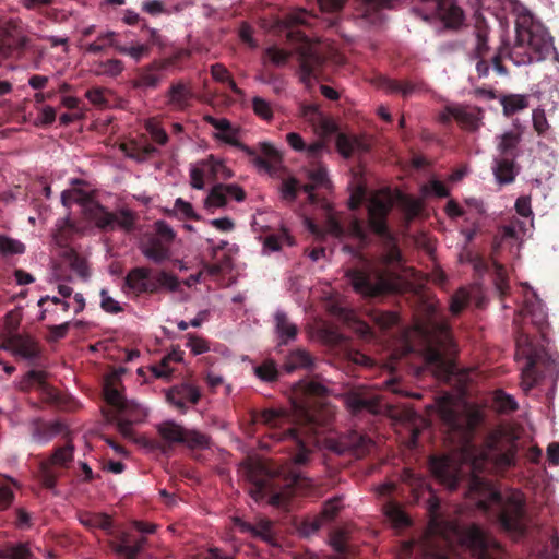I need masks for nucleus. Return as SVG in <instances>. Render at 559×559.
Wrapping results in <instances>:
<instances>
[{
    "instance_id": "bf43d9fd",
    "label": "nucleus",
    "mask_w": 559,
    "mask_h": 559,
    "mask_svg": "<svg viewBox=\"0 0 559 559\" xmlns=\"http://www.w3.org/2000/svg\"><path fill=\"white\" fill-rule=\"evenodd\" d=\"M495 402L499 412L511 413L518 409V403L514 397L503 391L496 393Z\"/></svg>"
},
{
    "instance_id": "39448f33",
    "label": "nucleus",
    "mask_w": 559,
    "mask_h": 559,
    "mask_svg": "<svg viewBox=\"0 0 559 559\" xmlns=\"http://www.w3.org/2000/svg\"><path fill=\"white\" fill-rule=\"evenodd\" d=\"M239 471L248 481V492L254 501L259 502L269 498V503L272 506L281 507L286 503L288 492L282 490L280 478L267 469L262 462L247 459L240 464ZM302 479L299 472H292L283 487L292 488L299 485Z\"/></svg>"
},
{
    "instance_id": "4d7b16f0",
    "label": "nucleus",
    "mask_w": 559,
    "mask_h": 559,
    "mask_svg": "<svg viewBox=\"0 0 559 559\" xmlns=\"http://www.w3.org/2000/svg\"><path fill=\"white\" fill-rule=\"evenodd\" d=\"M124 69L123 62L119 59H108L106 61L98 62V74H106L109 76L119 75Z\"/></svg>"
},
{
    "instance_id": "49530a36",
    "label": "nucleus",
    "mask_w": 559,
    "mask_h": 559,
    "mask_svg": "<svg viewBox=\"0 0 559 559\" xmlns=\"http://www.w3.org/2000/svg\"><path fill=\"white\" fill-rule=\"evenodd\" d=\"M501 105L503 107V114L510 117L525 109L528 106V100L525 95L511 94L502 97Z\"/></svg>"
},
{
    "instance_id": "72a5a7b5",
    "label": "nucleus",
    "mask_w": 559,
    "mask_h": 559,
    "mask_svg": "<svg viewBox=\"0 0 559 559\" xmlns=\"http://www.w3.org/2000/svg\"><path fill=\"white\" fill-rule=\"evenodd\" d=\"M498 139L497 150L499 157L515 158L518 156V146L521 142V134L514 131H508Z\"/></svg>"
},
{
    "instance_id": "4be33fe9",
    "label": "nucleus",
    "mask_w": 559,
    "mask_h": 559,
    "mask_svg": "<svg viewBox=\"0 0 559 559\" xmlns=\"http://www.w3.org/2000/svg\"><path fill=\"white\" fill-rule=\"evenodd\" d=\"M372 445L373 442L369 437L357 431H350L343 436L333 449L340 454L349 452L356 457H362L369 453Z\"/></svg>"
},
{
    "instance_id": "f257e3e1",
    "label": "nucleus",
    "mask_w": 559,
    "mask_h": 559,
    "mask_svg": "<svg viewBox=\"0 0 559 559\" xmlns=\"http://www.w3.org/2000/svg\"><path fill=\"white\" fill-rule=\"evenodd\" d=\"M522 322L523 324L527 322L533 324L540 332V337L544 338L547 313L542 300L534 293L525 297L514 318V323L518 325L515 336L516 357L525 359V366L522 368L521 385L524 391L528 392L539 379L552 369L555 360L544 345L539 344L524 326L520 325Z\"/></svg>"
},
{
    "instance_id": "2eb2a0df",
    "label": "nucleus",
    "mask_w": 559,
    "mask_h": 559,
    "mask_svg": "<svg viewBox=\"0 0 559 559\" xmlns=\"http://www.w3.org/2000/svg\"><path fill=\"white\" fill-rule=\"evenodd\" d=\"M429 469L441 485L455 490L461 480V466L451 455H433L429 459Z\"/></svg>"
},
{
    "instance_id": "bb28decb",
    "label": "nucleus",
    "mask_w": 559,
    "mask_h": 559,
    "mask_svg": "<svg viewBox=\"0 0 559 559\" xmlns=\"http://www.w3.org/2000/svg\"><path fill=\"white\" fill-rule=\"evenodd\" d=\"M116 33L114 31H108L106 33L99 34V39H109V46L115 48V50L121 55H126L131 57L134 61L139 62L142 58L148 56L150 53V45L147 44H136L133 46L120 45L115 39Z\"/></svg>"
},
{
    "instance_id": "423d86ee",
    "label": "nucleus",
    "mask_w": 559,
    "mask_h": 559,
    "mask_svg": "<svg viewBox=\"0 0 559 559\" xmlns=\"http://www.w3.org/2000/svg\"><path fill=\"white\" fill-rule=\"evenodd\" d=\"M445 439L454 450L468 451L475 433L484 421V413L476 405L465 404L457 408L448 401L439 405Z\"/></svg>"
},
{
    "instance_id": "603ef678",
    "label": "nucleus",
    "mask_w": 559,
    "mask_h": 559,
    "mask_svg": "<svg viewBox=\"0 0 559 559\" xmlns=\"http://www.w3.org/2000/svg\"><path fill=\"white\" fill-rule=\"evenodd\" d=\"M105 416L108 421L116 424L117 430L124 438H129V439L133 438L134 432L132 429V425L135 424L134 421L127 419L117 413H114V414L106 413Z\"/></svg>"
},
{
    "instance_id": "6e6d98bb",
    "label": "nucleus",
    "mask_w": 559,
    "mask_h": 559,
    "mask_svg": "<svg viewBox=\"0 0 559 559\" xmlns=\"http://www.w3.org/2000/svg\"><path fill=\"white\" fill-rule=\"evenodd\" d=\"M299 189H301V187L296 178L290 177L285 179L281 185L282 198L285 201L293 203L297 199Z\"/></svg>"
},
{
    "instance_id": "c85d7f7f",
    "label": "nucleus",
    "mask_w": 559,
    "mask_h": 559,
    "mask_svg": "<svg viewBox=\"0 0 559 559\" xmlns=\"http://www.w3.org/2000/svg\"><path fill=\"white\" fill-rule=\"evenodd\" d=\"M275 332L280 338V345H287L298 334V328L293 323L284 311H276L274 316Z\"/></svg>"
},
{
    "instance_id": "37998d69",
    "label": "nucleus",
    "mask_w": 559,
    "mask_h": 559,
    "mask_svg": "<svg viewBox=\"0 0 559 559\" xmlns=\"http://www.w3.org/2000/svg\"><path fill=\"white\" fill-rule=\"evenodd\" d=\"M116 413L134 423H141L146 417L145 408L131 400H126L121 407L116 411Z\"/></svg>"
},
{
    "instance_id": "c03bdc74",
    "label": "nucleus",
    "mask_w": 559,
    "mask_h": 559,
    "mask_svg": "<svg viewBox=\"0 0 559 559\" xmlns=\"http://www.w3.org/2000/svg\"><path fill=\"white\" fill-rule=\"evenodd\" d=\"M66 258L69 262L70 269L78 274V276L86 281L90 277V267L85 258L80 255L75 250L69 249L66 251Z\"/></svg>"
},
{
    "instance_id": "3c124183",
    "label": "nucleus",
    "mask_w": 559,
    "mask_h": 559,
    "mask_svg": "<svg viewBox=\"0 0 559 559\" xmlns=\"http://www.w3.org/2000/svg\"><path fill=\"white\" fill-rule=\"evenodd\" d=\"M341 509V497H333L324 502L322 510L318 515L326 524L329 522H332L336 518Z\"/></svg>"
},
{
    "instance_id": "b1692460",
    "label": "nucleus",
    "mask_w": 559,
    "mask_h": 559,
    "mask_svg": "<svg viewBox=\"0 0 559 559\" xmlns=\"http://www.w3.org/2000/svg\"><path fill=\"white\" fill-rule=\"evenodd\" d=\"M328 230L331 235L338 239H343L347 236L354 237L361 242H365L368 239L364 222L356 217H353L347 226H344L335 218H329Z\"/></svg>"
},
{
    "instance_id": "2f4dec72",
    "label": "nucleus",
    "mask_w": 559,
    "mask_h": 559,
    "mask_svg": "<svg viewBox=\"0 0 559 559\" xmlns=\"http://www.w3.org/2000/svg\"><path fill=\"white\" fill-rule=\"evenodd\" d=\"M142 253L154 263L159 264L170 259V246L160 238L152 237L142 248Z\"/></svg>"
},
{
    "instance_id": "5fc2aeb1",
    "label": "nucleus",
    "mask_w": 559,
    "mask_h": 559,
    "mask_svg": "<svg viewBox=\"0 0 559 559\" xmlns=\"http://www.w3.org/2000/svg\"><path fill=\"white\" fill-rule=\"evenodd\" d=\"M0 252L2 254H22L25 246L21 241L0 235Z\"/></svg>"
},
{
    "instance_id": "aec40b11",
    "label": "nucleus",
    "mask_w": 559,
    "mask_h": 559,
    "mask_svg": "<svg viewBox=\"0 0 559 559\" xmlns=\"http://www.w3.org/2000/svg\"><path fill=\"white\" fill-rule=\"evenodd\" d=\"M485 447L481 454L485 461L492 462L499 468H509L515 464L516 447L514 444L502 450L499 445V438L496 435H490Z\"/></svg>"
},
{
    "instance_id": "58836bf2",
    "label": "nucleus",
    "mask_w": 559,
    "mask_h": 559,
    "mask_svg": "<svg viewBox=\"0 0 559 559\" xmlns=\"http://www.w3.org/2000/svg\"><path fill=\"white\" fill-rule=\"evenodd\" d=\"M336 148L338 153L345 158H349L353 155V153L357 150H368V147L361 142V140H359L356 136L350 138L344 133H340L337 135Z\"/></svg>"
},
{
    "instance_id": "0e129e2a",
    "label": "nucleus",
    "mask_w": 559,
    "mask_h": 559,
    "mask_svg": "<svg viewBox=\"0 0 559 559\" xmlns=\"http://www.w3.org/2000/svg\"><path fill=\"white\" fill-rule=\"evenodd\" d=\"M145 129L155 143L165 145L168 142V134L157 122L151 120L147 121Z\"/></svg>"
},
{
    "instance_id": "e2e57ef3",
    "label": "nucleus",
    "mask_w": 559,
    "mask_h": 559,
    "mask_svg": "<svg viewBox=\"0 0 559 559\" xmlns=\"http://www.w3.org/2000/svg\"><path fill=\"white\" fill-rule=\"evenodd\" d=\"M325 150L326 145L323 141H316L309 145L306 144V148L302 152H305L306 157L309 159V164L314 165L320 163L319 159Z\"/></svg>"
},
{
    "instance_id": "1a4fd4ad",
    "label": "nucleus",
    "mask_w": 559,
    "mask_h": 559,
    "mask_svg": "<svg viewBox=\"0 0 559 559\" xmlns=\"http://www.w3.org/2000/svg\"><path fill=\"white\" fill-rule=\"evenodd\" d=\"M490 502L499 509L501 526L518 536L526 532L525 498L519 490L508 493L493 490L490 493Z\"/></svg>"
},
{
    "instance_id": "dca6fc26",
    "label": "nucleus",
    "mask_w": 559,
    "mask_h": 559,
    "mask_svg": "<svg viewBox=\"0 0 559 559\" xmlns=\"http://www.w3.org/2000/svg\"><path fill=\"white\" fill-rule=\"evenodd\" d=\"M170 63L169 59L154 60L139 68L135 72V78L131 81L132 86L142 91L157 88L163 81L164 71Z\"/></svg>"
},
{
    "instance_id": "052dcab7",
    "label": "nucleus",
    "mask_w": 559,
    "mask_h": 559,
    "mask_svg": "<svg viewBox=\"0 0 559 559\" xmlns=\"http://www.w3.org/2000/svg\"><path fill=\"white\" fill-rule=\"evenodd\" d=\"M264 55L269 58V60L276 67L285 66L289 58L290 52L284 49H280L275 46L269 47L265 49Z\"/></svg>"
},
{
    "instance_id": "09e8293b",
    "label": "nucleus",
    "mask_w": 559,
    "mask_h": 559,
    "mask_svg": "<svg viewBox=\"0 0 559 559\" xmlns=\"http://www.w3.org/2000/svg\"><path fill=\"white\" fill-rule=\"evenodd\" d=\"M211 74L215 81L227 84L228 87L235 93H240V90L237 87L236 82L234 81L229 71L227 70V68L224 64H222V63L213 64L211 67Z\"/></svg>"
},
{
    "instance_id": "7ed1b4c3",
    "label": "nucleus",
    "mask_w": 559,
    "mask_h": 559,
    "mask_svg": "<svg viewBox=\"0 0 559 559\" xmlns=\"http://www.w3.org/2000/svg\"><path fill=\"white\" fill-rule=\"evenodd\" d=\"M302 417V424L292 425L288 413L283 409L265 408L251 414L254 424L267 427L271 439L277 442L289 441L293 443L296 450L293 462L296 466H304L309 462L311 453L309 447L318 442L317 436L323 426L308 409L304 411Z\"/></svg>"
},
{
    "instance_id": "a211bd4d",
    "label": "nucleus",
    "mask_w": 559,
    "mask_h": 559,
    "mask_svg": "<svg viewBox=\"0 0 559 559\" xmlns=\"http://www.w3.org/2000/svg\"><path fill=\"white\" fill-rule=\"evenodd\" d=\"M112 537L109 542L111 550L124 559H135L146 544L145 537H134L131 533L126 531L112 530Z\"/></svg>"
},
{
    "instance_id": "774afa93",
    "label": "nucleus",
    "mask_w": 559,
    "mask_h": 559,
    "mask_svg": "<svg viewBox=\"0 0 559 559\" xmlns=\"http://www.w3.org/2000/svg\"><path fill=\"white\" fill-rule=\"evenodd\" d=\"M533 127L538 135H545L547 130L549 129V123L547 121L545 110L540 108H536L533 110Z\"/></svg>"
},
{
    "instance_id": "a878e982",
    "label": "nucleus",
    "mask_w": 559,
    "mask_h": 559,
    "mask_svg": "<svg viewBox=\"0 0 559 559\" xmlns=\"http://www.w3.org/2000/svg\"><path fill=\"white\" fill-rule=\"evenodd\" d=\"M14 356L28 361L32 366H36L41 356L39 343L31 335L17 334Z\"/></svg>"
},
{
    "instance_id": "ddd939ff",
    "label": "nucleus",
    "mask_w": 559,
    "mask_h": 559,
    "mask_svg": "<svg viewBox=\"0 0 559 559\" xmlns=\"http://www.w3.org/2000/svg\"><path fill=\"white\" fill-rule=\"evenodd\" d=\"M463 539L477 559H507L501 545L476 525L466 530Z\"/></svg>"
},
{
    "instance_id": "473e14b6",
    "label": "nucleus",
    "mask_w": 559,
    "mask_h": 559,
    "mask_svg": "<svg viewBox=\"0 0 559 559\" xmlns=\"http://www.w3.org/2000/svg\"><path fill=\"white\" fill-rule=\"evenodd\" d=\"M120 380L116 376H109L104 381V396L106 403L117 411L127 400L120 390Z\"/></svg>"
},
{
    "instance_id": "7c9ffc66",
    "label": "nucleus",
    "mask_w": 559,
    "mask_h": 559,
    "mask_svg": "<svg viewBox=\"0 0 559 559\" xmlns=\"http://www.w3.org/2000/svg\"><path fill=\"white\" fill-rule=\"evenodd\" d=\"M80 523L90 531L102 530L106 534H112V520L106 513L82 512L79 515Z\"/></svg>"
},
{
    "instance_id": "69168bd1",
    "label": "nucleus",
    "mask_w": 559,
    "mask_h": 559,
    "mask_svg": "<svg viewBox=\"0 0 559 559\" xmlns=\"http://www.w3.org/2000/svg\"><path fill=\"white\" fill-rule=\"evenodd\" d=\"M495 286L500 297H503L508 294L509 290V282L507 272L503 265L497 264L495 272Z\"/></svg>"
},
{
    "instance_id": "8fccbe9b",
    "label": "nucleus",
    "mask_w": 559,
    "mask_h": 559,
    "mask_svg": "<svg viewBox=\"0 0 559 559\" xmlns=\"http://www.w3.org/2000/svg\"><path fill=\"white\" fill-rule=\"evenodd\" d=\"M469 293L461 287L452 296L450 300V311L452 314H460L469 304Z\"/></svg>"
},
{
    "instance_id": "c9c22d12",
    "label": "nucleus",
    "mask_w": 559,
    "mask_h": 559,
    "mask_svg": "<svg viewBox=\"0 0 559 559\" xmlns=\"http://www.w3.org/2000/svg\"><path fill=\"white\" fill-rule=\"evenodd\" d=\"M273 522L269 519H260L255 523L241 522L242 532H249L255 537H260L265 542H271L274 537Z\"/></svg>"
},
{
    "instance_id": "680f3d73",
    "label": "nucleus",
    "mask_w": 559,
    "mask_h": 559,
    "mask_svg": "<svg viewBox=\"0 0 559 559\" xmlns=\"http://www.w3.org/2000/svg\"><path fill=\"white\" fill-rule=\"evenodd\" d=\"M252 109L258 117L264 120H271L273 118V110L270 103L260 96L252 98Z\"/></svg>"
},
{
    "instance_id": "f704fd0d",
    "label": "nucleus",
    "mask_w": 559,
    "mask_h": 559,
    "mask_svg": "<svg viewBox=\"0 0 559 559\" xmlns=\"http://www.w3.org/2000/svg\"><path fill=\"white\" fill-rule=\"evenodd\" d=\"M440 501L437 497L432 496L428 500V512L430 515L429 530L432 534L445 535L447 526H452L454 531L457 530L455 525L444 523L439 514Z\"/></svg>"
},
{
    "instance_id": "6ab92c4d",
    "label": "nucleus",
    "mask_w": 559,
    "mask_h": 559,
    "mask_svg": "<svg viewBox=\"0 0 559 559\" xmlns=\"http://www.w3.org/2000/svg\"><path fill=\"white\" fill-rule=\"evenodd\" d=\"M307 178L310 181L301 186V190L308 194V201L311 204L321 203V198L314 192L316 189L330 190L332 182L328 176V169L322 163L309 165L306 168Z\"/></svg>"
},
{
    "instance_id": "79ce46f5",
    "label": "nucleus",
    "mask_w": 559,
    "mask_h": 559,
    "mask_svg": "<svg viewBox=\"0 0 559 559\" xmlns=\"http://www.w3.org/2000/svg\"><path fill=\"white\" fill-rule=\"evenodd\" d=\"M449 112L462 128L471 131L478 129L479 119L473 111H468L463 107H455L449 109Z\"/></svg>"
},
{
    "instance_id": "e433bc0d",
    "label": "nucleus",
    "mask_w": 559,
    "mask_h": 559,
    "mask_svg": "<svg viewBox=\"0 0 559 559\" xmlns=\"http://www.w3.org/2000/svg\"><path fill=\"white\" fill-rule=\"evenodd\" d=\"M312 366V356L304 349L293 350L284 362V369L287 373H292L297 369H311Z\"/></svg>"
},
{
    "instance_id": "9d476101",
    "label": "nucleus",
    "mask_w": 559,
    "mask_h": 559,
    "mask_svg": "<svg viewBox=\"0 0 559 559\" xmlns=\"http://www.w3.org/2000/svg\"><path fill=\"white\" fill-rule=\"evenodd\" d=\"M179 285L178 277L171 273L158 271L153 274L151 269L138 266L131 269L126 275L123 289H128L135 296H141L157 294L163 288L176 292Z\"/></svg>"
},
{
    "instance_id": "338daca9",
    "label": "nucleus",
    "mask_w": 559,
    "mask_h": 559,
    "mask_svg": "<svg viewBox=\"0 0 559 559\" xmlns=\"http://www.w3.org/2000/svg\"><path fill=\"white\" fill-rule=\"evenodd\" d=\"M324 524L325 523L318 514L312 518H307L301 522L300 533L305 536L313 535L319 532Z\"/></svg>"
},
{
    "instance_id": "9b49d317",
    "label": "nucleus",
    "mask_w": 559,
    "mask_h": 559,
    "mask_svg": "<svg viewBox=\"0 0 559 559\" xmlns=\"http://www.w3.org/2000/svg\"><path fill=\"white\" fill-rule=\"evenodd\" d=\"M74 447L72 443L55 448L52 454L40 462L38 478L41 486L48 490H53L57 486V480L61 475L57 467L68 468L69 464L73 461Z\"/></svg>"
},
{
    "instance_id": "0eeeda50",
    "label": "nucleus",
    "mask_w": 559,
    "mask_h": 559,
    "mask_svg": "<svg viewBox=\"0 0 559 559\" xmlns=\"http://www.w3.org/2000/svg\"><path fill=\"white\" fill-rule=\"evenodd\" d=\"M393 203L390 199L374 195L368 203L369 228L382 240L384 246L383 262L386 265L396 264L402 261V253L396 239L388 225V216L392 211Z\"/></svg>"
},
{
    "instance_id": "5701e85b",
    "label": "nucleus",
    "mask_w": 559,
    "mask_h": 559,
    "mask_svg": "<svg viewBox=\"0 0 559 559\" xmlns=\"http://www.w3.org/2000/svg\"><path fill=\"white\" fill-rule=\"evenodd\" d=\"M345 402L347 408L355 415L365 412L376 415L382 412L379 396L370 392H350Z\"/></svg>"
},
{
    "instance_id": "cd10ccee",
    "label": "nucleus",
    "mask_w": 559,
    "mask_h": 559,
    "mask_svg": "<svg viewBox=\"0 0 559 559\" xmlns=\"http://www.w3.org/2000/svg\"><path fill=\"white\" fill-rule=\"evenodd\" d=\"M382 509L386 520L391 523L393 528L402 531L412 525L409 515L396 501L389 500L383 504Z\"/></svg>"
},
{
    "instance_id": "4c0bfd02",
    "label": "nucleus",
    "mask_w": 559,
    "mask_h": 559,
    "mask_svg": "<svg viewBox=\"0 0 559 559\" xmlns=\"http://www.w3.org/2000/svg\"><path fill=\"white\" fill-rule=\"evenodd\" d=\"M0 559H36L28 543H9L0 548Z\"/></svg>"
},
{
    "instance_id": "864d4df0",
    "label": "nucleus",
    "mask_w": 559,
    "mask_h": 559,
    "mask_svg": "<svg viewBox=\"0 0 559 559\" xmlns=\"http://www.w3.org/2000/svg\"><path fill=\"white\" fill-rule=\"evenodd\" d=\"M223 183L215 185L209 195L205 199V207L212 209V207H223L227 203V197L224 192Z\"/></svg>"
},
{
    "instance_id": "6e6552de",
    "label": "nucleus",
    "mask_w": 559,
    "mask_h": 559,
    "mask_svg": "<svg viewBox=\"0 0 559 559\" xmlns=\"http://www.w3.org/2000/svg\"><path fill=\"white\" fill-rule=\"evenodd\" d=\"M354 290L366 297H378L400 290V277L385 269H352L346 273Z\"/></svg>"
},
{
    "instance_id": "de8ad7c7",
    "label": "nucleus",
    "mask_w": 559,
    "mask_h": 559,
    "mask_svg": "<svg viewBox=\"0 0 559 559\" xmlns=\"http://www.w3.org/2000/svg\"><path fill=\"white\" fill-rule=\"evenodd\" d=\"M257 80L263 84L272 86L275 94H281L285 90L286 82L284 78L272 70H261L257 75Z\"/></svg>"
},
{
    "instance_id": "a18cd8bd",
    "label": "nucleus",
    "mask_w": 559,
    "mask_h": 559,
    "mask_svg": "<svg viewBox=\"0 0 559 559\" xmlns=\"http://www.w3.org/2000/svg\"><path fill=\"white\" fill-rule=\"evenodd\" d=\"M183 352L179 348L173 349L169 354L163 357L160 362L152 367V372L156 378H167L173 370L169 368L171 361L179 362L182 360Z\"/></svg>"
},
{
    "instance_id": "f8f14e48",
    "label": "nucleus",
    "mask_w": 559,
    "mask_h": 559,
    "mask_svg": "<svg viewBox=\"0 0 559 559\" xmlns=\"http://www.w3.org/2000/svg\"><path fill=\"white\" fill-rule=\"evenodd\" d=\"M158 433L168 444L180 443L191 449H205L210 444V438L193 429H186L173 420H167L158 425Z\"/></svg>"
},
{
    "instance_id": "20e7f679",
    "label": "nucleus",
    "mask_w": 559,
    "mask_h": 559,
    "mask_svg": "<svg viewBox=\"0 0 559 559\" xmlns=\"http://www.w3.org/2000/svg\"><path fill=\"white\" fill-rule=\"evenodd\" d=\"M425 342L424 358L439 376L449 377L454 373L455 365L451 356L455 353V344L449 323L436 317L433 307L426 321L416 325Z\"/></svg>"
},
{
    "instance_id": "a19ab883",
    "label": "nucleus",
    "mask_w": 559,
    "mask_h": 559,
    "mask_svg": "<svg viewBox=\"0 0 559 559\" xmlns=\"http://www.w3.org/2000/svg\"><path fill=\"white\" fill-rule=\"evenodd\" d=\"M253 371L257 378L265 383L276 382L280 378L277 365L272 359H265L261 364L254 366Z\"/></svg>"
},
{
    "instance_id": "c756f323",
    "label": "nucleus",
    "mask_w": 559,
    "mask_h": 559,
    "mask_svg": "<svg viewBox=\"0 0 559 559\" xmlns=\"http://www.w3.org/2000/svg\"><path fill=\"white\" fill-rule=\"evenodd\" d=\"M514 159L507 157H496L493 159L492 171L498 183L509 185L514 181L518 174Z\"/></svg>"
},
{
    "instance_id": "ea45409f",
    "label": "nucleus",
    "mask_w": 559,
    "mask_h": 559,
    "mask_svg": "<svg viewBox=\"0 0 559 559\" xmlns=\"http://www.w3.org/2000/svg\"><path fill=\"white\" fill-rule=\"evenodd\" d=\"M475 47L472 52V57H487L490 51L488 44L489 39V27L484 23H477L475 25Z\"/></svg>"
},
{
    "instance_id": "412c9836",
    "label": "nucleus",
    "mask_w": 559,
    "mask_h": 559,
    "mask_svg": "<svg viewBox=\"0 0 559 559\" xmlns=\"http://www.w3.org/2000/svg\"><path fill=\"white\" fill-rule=\"evenodd\" d=\"M200 399L201 392L199 388L189 383L174 385L166 392L167 402L178 408L182 414L188 411L189 404L194 405Z\"/></svg>"
},
{
    "instance_id": "4468645a",
    "label": "nucleus",
    "mask_w": 559,
    "mask_h": 559,
    "mask_svg": "<svg viewBox=\"0 0 559 559\" xmlns=\"http://www.w3.org/2000/svg\"><path fill=\"white\" fill-rule=\"evenodd\" d=\"M86 215L97 228L108 231L117 226L124 230H131L134 225V216L130 210L122 209L118 214L107 211L102 204L94 202L86 206Z\"/></svg>"
},
{
    "instance_id": "13d9d810",
    "label": "nucleus",
    "mask_w": 559,
    "mask_h": 559,
    "mask_svg": "<svg viewBox=\"0 0 559 559\" xmlns=\"http://www.w3.org/2000/svg\"><path fill=\"white\" fill-rule=\"evenodd\" d=\"M319 59L310 55H302L300 59L301 80L306 81L316 76Z\"/></svg>"
},
{
    "instance_id": "f03ea898",
    "label": "nucleus",
    "mask_w": 559,
    "mask_h": 559,
    "mask_svg": "<svg viewBox=\"0 0 559 559\" xmlns=\"http://www.w3.org/2000/svg\"><path fill=\"white\" fill-rule=\"evenodd\" d=\"M516 37L513 46L502 40L491 58L493 70L499 75H507L503 60L509 59L515 66H526L545 60L552 50V38L547 29L534 21L531 14L520 15L515 23Z\"/></svg>"
},
{
    "instance_id": "393cba45",
    "label": "nucleus",
    "mask_w": 559,
    "mask_h": 559,
    "mask_svg": "<svg viewBox=\"0 0 559 559\" xmlns=\"http://www.w3.org/2000/svg\"><path fill=\"white\" fill-rule=\"evenodd\" d=\"M165 97L171 110L183 111L190 106L193 92L186 82L179 80L170 84Z\"/></svg>"
},
{
    "instance_id": "f3484780",
    "label": "nucleus",
    "mask_w": 559,
    "mask_h": 559,
    "mask_svg": "<svg viewBox=\"0 0 559 559\" xmlns=\"http://www.w3.org/2000/svg\"><path fill=\"white\" fill-rule=\"evenodd\" d=\"M221 139L226 143L236 146L237 148L245 152L248 156L252 157V163L267 173L273 170L272 163H277L281 159L278 152L270 144L262 143L261 144V153L264 157L257 155L255 151L245 143L238 141L237 139L229 135H222Z\"/></svg>"
}]
</instances>
